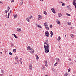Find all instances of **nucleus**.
Listing matches in <instances>:
<instances>
[{"label":"nucleus","mask_w":76,"mask_h":76,"mask_svg":"<svg viewBox=\"0 0 76 76\" xmlns=\"http://www.w3.org/2000/svg\"><path fill=\"white\" fill-rule=\"evenodd\" d=\"M13 51H14V53H15V52H16V49H14Z\"/></svg>","instance_id":"29"},{"label":"nucleus","mask_w":76,"mask_h":76,"mask_svg":"<svg viewBox=\"0 0 76 76\" xmlns=\"http://www.w3.org/2000/svg\"><path fill=\"white\" fill-rule=\"evenodd\" d=\"M53 13H56V12H55V11L54 10V8H52L51 9Z\"/></svg>","instance_id":"12"},{"label":"nucleus","mask_w":76,"mask_h":76,"mask_svg":"<svg viewBox=\"0 0 76 76\" xmlns=\"http://www.w3.org/2000/svg\"><path fill=\"white\" fill-rule=\"evenodd\" d=\"M65 37H66V35H65Z\"/></svg>","instance_id":"63"},{"label":"nucleus","mask_w":76,"mask_h":76,"mask_svg":"<svg viewBox=\"0 0 76 76\" xmlns=\"http://www.w3.org/2000/svg\"><path fill=\"white\" fill-rule=\"evenodd\" d=\"M71 23H71V22H69L68 23V25H71Z\"/></svg>","instance_id":"27"},{"label":"nucleus","mask_w":76,"mask_h":76,"mask_svg":"<svg viewBox=\"0 0 76 76\" xmlns=\"http://www.w3.org/2000/svg\"><path fill=\"white\" fill-rule=\"evenodd\" d=\"M45 63H47V60H45Z\"/></svg>","instance_id":"44"},{"label":"nucleus","mask_w":76,"mask_h":76,"mask_svg":"<svg viewBox=\"0 0 76 76\" xmlns=\"http://www.w3.org/2000/svg\"><path fill=\"white\" fill-rule=\"evenodd\" d=\"M29 67L30 70H32V64H30L29 66Z\"/></svg>","instance_id":"10"},{"label":"nucleus","mask_w":76,"mask_h":76,"mask_svg":"<svg viewBox=\"0 0 76 76\" xmlns=\"http://www.w3.org/2000/svg\"><path fill=\"white\" fill-rule=\"evenodd\" d=\"M56 60L57 61V60H58V61H59V59H58V58H57L56 59Z\"/></svg>","instance_id":"43"},{"label":"nucleus","mask_w":76,"mask_h":76,"mask_svg":"<svg viewBox=\"0 0 76 76\" xmlns=\"http://www.w3.org/2000/svg\"><path fill=\"white\" fill-rule=\"evenodd\" d=\"M70 69H69L68 70V72H70Z\"/></svg>","instance_id":"40"},{"label":"nucleus","mask_w":76,"mask_h":76,"mask_svg":"<svg viewBox=\"0 0 76 76\" xmlns=\"http://www.w3.org/2000/svg\"><path fill=\"white\" fill-rule=\"evenodd\" d=\"M17 29H20V28H18Z\"/></svg>","instance_id":"61"},{"label":"nucleus","mask_w":76,"mask_h":76,"mask_svg":"<svg viewBox=\"0 0 76 76\" xmlns=\"http://www.w3.org/2000/svg\"><path fill=\"white\" fill-rule=\"evenodd\" d=\"M44 48H45V53H49V47L50 45L48 43H46L45 42L44 43ZM45 44H46V45Z\"/></svg>","instance_id":"1"},{"label":"nucleus","mask_w":76,"mask_h":76,"mask_svg":"<svg viewBox=\"0 0 76 76\" xmlns=\"http://www.w3.org/2000/svg\"><path fill=\"white\" fill-rule=\"evenodd\" d=\"M8 16L7 17V14H6V15H5L6 18H9V16H10V14L9 13L8 14Z\"/></svg>","instance_id":"5"},{"label":"nucleus","mask_w":76,"mask_h":76,"mask_svg":"<svg viewBox=\"0 0 76 76\" xmlns=\"http://www.w3.org/2000/svg\"><path fill=\"white\" fill-rule=\"evenodd\" d=\"M9 54H10V55H12V53L11 52H10Z\"/></svg>","instance_id":"42"},{"label":"nucleus","mask_w":76,"mask_h":76,"mask_svg":"<svg viewBox=\"0 0 76 76\" xmlns=\"http://www.w3.org/2000/svg\"><path fill=\"white\" fill-rule=\"evenodd\" d=\"M0 76H3V75L2 74H0Z\"/></svg>","instance_id":"56"},{"label":"nucleus","mask_w":76,"mask_h":76,"mask_svg":"<svg viewBox=\"0 0 76 76\" xmlns=\"http://www.w3.org/2000/svg\"><path fill=\"white\" fill-rule=\"evenodd\" d=\"M65 76H67V73H66L64 75Z\"/></svg>","instance_id":"34"},{"label":"nucleus","mask_w":76,"mask_h":76,"mask_svg":"<svg viewBox=\"0 0 76 76\" xmlns=\"http://www.w3.org/2000/svg\"><path fill=\"white\" fill-rule=\"evenodd\" d=\"M19 61H18V64H19Z\"/></svg>","instance_id":"48"},{"label":"nucleus","mask_w":76,"mask_h":76,"mask_svg":"<svg viewBox=\"0 0 76 76\" xmlns=\"http://www.w3.org/2000/svg\"><path fill=\"white\" fill-rule=\"evenodd\" d=\"M57 65V62H56L55 64H54V66H56Z\"/></svg>","instance_id":"31"},{"label":"nucleus","mask_w":76,"mask_h":76,"mask_svg":"<svg viewBox=\"0 0 76 76\" xmlns=\"http://www.w3.org/2000/svg\"><path fill=\"white\" fill-rule=\"evenodd\" d=\"M30 52L31 53V54H33L34 53V50L32 49L30 50Z\"/></svg>","instance_id":"11"},{"label":"nucleus","mask_w":76,"mask_h":76,"mask_svg":"<svg viewBox=\"0 0 76 76\" xmlns=\"http://www.w3.org/2000/svg\"><path fill=\"white\" fill-rule=\"evenodd\" d=\"M20 61V64H22V61Z\"/></svg>","instance_id":"38"},{"label":"nucleus","mask_w":76,"mask_h":76,"mask_svg":"<svg viewBox=\"0 0 76 76\" xmlns=\"http://www.w3.org/2000/svg\"><path fill=\"white\" fill-rule=\"evenodd\" d=\"M43 13H44V14H45V15H47V12H46V11H45L43 12Z\"/></svg>","instance_id":"25"},{"label":"nucleus","mask_w":76,"mask_h":76,"mask_svg":"<svg viewBox=\"0 0 76 76\" xmlns=\"http://www.w3.org/2000/svg\"><path fill=\"white\" fill-rule=\"evenodd\" d=\"M56 22L57 23L58 25H60V20L58 19H57L56 20Z\"/></svg>","instance_id":"6"},{"label":"nucleus","mask_w":76,"mask_h":76,"mask_svg":"<svg viewBox=\"0 0 76 76\" xmlns=\"http://www.w3.org/2000/svg\"><path fill=\"white\" fill-rule=\"evenodd\" d=\"M9 11V10H6L5 11V13H6L8 12Z\"/></svg>","instance_id":"22"},{"label":"nucleus","mask_w":76,"mask_h":76,"mask_svg":"<svg viewBox=\"0 0 76 76\" xmlns=\"http://www.w3.org/2000/svg\"><path fill=\"white\" fill-rule=\"evenodd\" d=\"M59 48H60V46L59 47Z\"/></svg>","instance_id":"62"},{"label":"nucleus","mask_w":76,"mask_h":76,"mask_svg":"<svg viewBox=\"0 0 76 76\" xmlns=\"http://www.w3.org/2000/svg\"><path fill=\"white\" fill-rule=\"evenodd\" d=\"M61 3H63V2L61 1Z\"/></svg>","instance_id":"60"},{"label":"nucleus","mask_w":76,"mask_h":76,"mask_svg":"<svg viewBox=\"0 0 76 76\" xmlns=\"http://www.w3.org/2000/svg\"><path fill=\"white\" fill-rule=\"evenodd\" d=\"M62 15L60 13H58V16H59V17H61V16H62Z\"/></svg>","instance_id":"19"},{"label":"nucleus","mask_w":76,"mask_h":76,"mask_svg":"<svg viewBox=\"0 0 76 76\" xmlns=\"http://www.w3.org/2000/svg\"><path fill=\"white\" fill-rule=\"evenodd\" d=\"M10 9V7H9L8 8V10H9Z\"/></svg>","instance_id":"45"},{"label":"nucleus","mask_w":76,"mask_h":76,"mask_svg":"<svg viewBox=\"0 0 76 76\" xmlns=\"http://www.w3.org/2000/svg\"><path fill=\"white\" fill-rule=\"evenodd\" d=\"M73 62H72L71 63V64H73Z\"/></svg>","instance_id":"54"},{"label":"nucleus","mask_w":76,"mask_h":76,"mask_svg":"<svg viewBox=\"0 0 76 76\" xmlns=\"http://www.w3.org/2000/svg\"><path fill=\"white\" fill-rule=\"evenodd\" d=\"M53 35L51 34L50 35V37H53Z\"/></svg>","instance_id":"50"},{"label":"nucleus","mask_w":76,"mask_h":76,"mask_svg":"<svg viewBox=\"0 0 76 76\" xmlns=\"http://www.w3.org/2000/svg\"><path fill=\"white\" fill-rule=\"evenodd\" d=\"M0 53L1 54H2V52H0Z\"/></svg>","instance_id":"58"},{"label":"nucleus","mask_w":76,"mask_h":76,"mask_svg":"<svg viewBox=\"0 0 76 76\" xmlns=\"http://www.w3.org/2000/svg\"><path fill=\"white\" fill-rule=\"evenodd\" d=\"M22 60V58H20L19 61H21Z\"/></svg>","instance_id":"41"},{"label":"nucleus","mask_w":76,"mask_h":76,"mask_svg":"<svg viewBox=\"0 0 76 76\" xmlns=\"http://www.w3.org/2000/svg\"><path fill=\"white\" fill-rule=\"evenodd\" d=\"M60 39H61V38H60V36H59L58 38L57 39V40L59 42L60 41Z\"/></svg>","instance_id":"15"},{"label":"nucleus","mask_w":76,"mask_h":76,"mask_svg":"<svg viewBox=\"0 0 76 76\" xmlns=\"http://www.w3.org/2000/svg\"><path fill=\"white\" fill-rule=\"evenodd\" d=\"M44 26H45V28L46 29H49V28H48V26L47 25V23L46 22H45L44 23Z\"/></svg>","instance_id":"3"},{"label":"nucleus","mask_w":76,"mask_h":76,"mask_svg":"<svg viewBox=\"0 0 76 76\" xmlns=\"http://www.w3.org/2000/svg\"><path fill=\"white\" fill-rule=\"evenodd\" d=\"M29 19H32V16L31 15L30 17H29Z\"/></svg>","instance_id":"33"},{"label":"nucleus","mask_w":76,"mask_h":76,"mask_svg":"<svg viewBox=\"0 0 76 76\" xmlns=\"http://www.w3.org/2000/svg\"><path fill=\"white\" fill-rule=\"evenodd\" d=\"M62 5L63 6H64L65 5V4H64V3H62Z\"/></svg>","instance_id":"39"},{"label":"nucleus","mask_w":76,"mask_h":76,"mask_svg":"<svg viewBox=\"0 0 76 76\" xmlns=\"http://www.w3.org/2000/svg\"><path fill=\"white\" fill-rule=\"evenodd\" d=\"M69 61H71V60H72V59L70 58H69Z\"/></svg>","instance_id":"51"},{"label":"nucleus","mask_w":76,"mask_h":76,"mask_svg":"<svg viewBox=\"0 0 76 76\" xmlns=\"http://www.w3.org/2000/svg\"><path fill=\"white\" fill-rule=\"evenodd\" d=\"M2 73L3 74L4 73V71L3 70H1Z\"/></svg>","instance_id":"35"},{"label":"nucleus","mask_w":76,"mask_h":76,"mask_svg":"<svg viewBox=\"0 0 76 76\" xmlns=\"http://www.w3.org/2000/svg\"><path fill=\"white\" fill-rule=\"evenodd\" d=\"M20 23H18L17 24V25H19Z\"/></svg>","instance_id":"49"},{"label":"nucleus","mask_w":76,"mask_h":76,"mask_svg":"<svg viewBox=\"0 0 76 76\" xmlns=\"http://www.w3.org/2000/svg\"><path fill=\"white\" fill-rule=\"evenodd\" d=\"M35 56H36V59L37 60H38V59H39V57H38V55H36Z\"/></svg>","instance_id":"16"},{"label":"nucleus","mask_w":76,"mask_h":76,"mask_svg":"<svg viewBox=\"0 0 76 76\" xmlns=\"http://www.w3.org/2000/svg\"><path fill=\"white\" fill-rule=\"evenodd\" d=\"M68 9H70V7L69 6H67Z\"/></svg>","instance_id":"47"},{"label":"nucleus","mask_w":76,"mask_h":76,"mask_svg":"<svg viewBox=\"0 0 76 76\" xmlns=\"http://www.w3.org/2000/svg\"><path fill=\"white\" fill-rule=\"evenodd\" d=\"M76 1V0H74L73 1Z\"/></svg>","instance_id":"59"},{"label":"nucleus","mask_w":76,"mask_h":76,"mask_svg":"<svg viewBox=\"0 0 76 76\" xmlns=\"http://www.w3.org/2000/svg\"><path fill=\"white\" fill-rule=\"evenodd\" d=\"M40 1H44V0H40Z\"/></svg>","instance_id":"53"},{"label":"nucleus","mask_w":76,"mask_h":76,"mask_svg":"<svg viewBox=\"0 0 76 76\" xmlns=\"http://www.w3.org/2000/svg\"><path fill=\"white\" fill-rule=\"evenodd\" d=\"M14 1H15L14 0H12L11 2H14Z\"/></svg>","instance_id":"46"},{"label":"nucleus","mask_w":76,"mask_h":76,"mask_svg":"<svg viewBox=\"0 0 76 76\" xmlns=\"http://www.w3.org/2000/svg\"><path fill=\"white\" fill-rule=\"evenodd\" d=\"M23 0H21L20 3V5L22 6V4H23Z\"/></svg>","instance_id":"8"},{"label":"nucleus","mask_w":76,"mask_h":76,"mask_svg":"<svg viewBox=\"0 0 76 76\" xmlns=\"http://www.w3.org/2000/svg\"><path fill=\"white\" fill-rule=\"evenodd\" d=\"M18 62H15V64H18Z\"/></svg>","instance_id":"52"},{"label":"nucleus","mask_w":76,"mask_h":76,"mask_svg":"<svg viewBox=\"0 0 76 76\" xmlns=\"http://www.w3.org/2000/svg\"><path fill=\"white\" fill-rule=\"evenodd\" d=\"M32 49V48H31L29 46H28L27 48V50H31Z\"/></svg>","instance_id":"7"},{"label":"nucleus","mask_w":76,"mask_h":76,"mask_svg":"<svg viewBox=\"0 0 76 76\" xmlns=\"http://www.w3.org/2000/svg\"><path fill=\"white\" fill-rule=\"evenodd\" d=\"M37 27L38 28H40L41 29H42V27L39 25H37Z\"/></svg>","instance_id":"18"},{"label":"nucleus","mask_w":76,"mask_h":76,"mask_svg":"<svg viewBox=\"0 0 76 76\" xmlns=\"http://www.w3.org/2000/svg\"><path fill=\"white\" fill-rule=\"evenodd\" d=\"M38 20H40V19H42V17L41 16H40V15H39L38 17Z\"/></svg>","instance_id":"4"},{"label":"nucleus","mask_w":76,"mask_h":76,"mask_svg":"<svg viewBox=\"0 0 76 76\" xmlns=\"http://www.w3.org/2000/svg\"><path fill=\"white\" fill-rule=\"evenodd\" d=\"M17 31L18 32H20L21 31V29H17Z\"/></svg>","instance_id":"21"},{"label":"nucleus","mask_w":76,"mask_h":76,"mask_svg":"<svg viewBox=\"0 0 76 76\" xmlns=\"http://www.w3.org/2000/svg\"><path fill=\"white\" fill-rule=\"evenodd\" d=\"M70 35L71 37H72V38H73V37H74V35H73V34H70Z\"/></svg>","instance_id":"23"},{"label":"nucleus","mask_w":76,"mask_h":76,"mask_svg":"<svg viewBox=\"0 0 76 76\" xmlns=\"http://www.w3.org/2000/svg\"><path fill=\"white\" fill-rule=\"evenodd\" d=\"M53 27V26L52 25H50V28H52Z\"/></svg>","instance_id":"36"},{"label":"nucleus","mask_w":76,"mask_h":76,"mask_svg":"<svg viewBox=\"0 0 76 76\" xmlns=\"http://www.w3.org/2000/svg\"><path fill=\"white\" fill-rule=\"evenodd\" d=\"M72 76H75L74 75H72Z\"/></svg>","instance_id":"64"},{"label":"nucleus","mask_w":76,"mask_h":76,"mask_svg":"<svg viewBox=\"0 0 76 76\" xmlns=\"http://www.w3.org/2000/svg\"><path fill=\"white\" fill-rule=\"evenodd\" d=\"M14 19H15L16 18H17V17H18V15L17 14L14 15Z\"/></svg>","instance_id":"20"},{"label":"nucleus","mask_w":76,"mask_h":76,"mask_svg":"<svg viewBox=\"0 0 76 76\" xmlns=\"http://www.w3.org/2000/svg\"><path fill=\"white\" fill-rule=\"evenodd\" d=\"M45 42L47 44L48 43V40L46 39L45 41Z\"/></svg>","instance_id":"24"},{"label":"nucleus","mask_w":76,"mask_h":76,"mask_svg":"<svg viewBox=\"0 0 76 76\" xmlns=\"http://www.w3.org/2000/svg\"><path fill=\"white\" fill-rule=\"evenodd\" d=\"M12 35H13L14 37L15 38H18V37L17 36H16V35L15 34H12Z\"/></svg>","instance_id":"13"},{"label":"nucleus","mask_w":76,"mask_h":76,"mask_svg":"<svg viewBox=\"0 0 76 76\" xmlns=\"http://www.w3.org/2000/svg\"><path fill=\"white\" fill-rule=\"evenodd\" d=\"M73 4L74 6H76V1H73Z\"/></svg>","instance_id":"14"},{"label":"nucleus","mask_w":76,"mask_h":76,"mask_svg":"<svg viewBox=\"0 0 76 76\" xmlns=\"http://www.w3.org/2000/svg\"><path fill=\"white\" fill-rule=\"evenodd\" d=\"M45 66H46V67H47L48 66V65H47V63H45Z\"/></svg>","instance_id":"28"},{"label":"nucleus","mask_w":76,"mask_h":76,"mask_svg":"<svg viewBox=\"0 0 76 76\" xmlns=\"http://www.w3.org/2000/svg\"><path fill=\"white\" fill-rule=\"evenodd\" d=\"M50 34L51 35H53V31H50Z\"/></svg>","instance_id":"26"},{"label":"nucleus","mask_w":76,"mask_h":76,"mask_svg":"<svg viewBox=\"0 0 76 76\" xmlns=\"http://www.w3.org/2000/svg\"><path fill=\"white\" fill-rule=\"evenodd\" d=\"M18 58H19V57L18 56H16V57H15V58L17 59V60H18Z\"/></svg>","instance_id":"37"},{"label":"nucleus","mask_w":76,"mask_h":76,"mask_svg":"<svg viewBox=\"0 0 76 76\" xmlns=\"http://www.w3.org/2000/svg\"><path fill=\"white\" fill-rule=\"evenodd\" d=\"M66 15L67 16H71L70 14H69L68 13H66Z\"/></svg>","instance_id":"30"},{"label":"nucleus","mask_w":76,"mask_h":76,"mask_svg":"<svg viewBox=\"0 0 76 76\" xmlns=\"http://www.w3.org/2000/svg\"><path fill=\"white\" fill-rule=\"evenodd\" d=\"M11 10L10 12V13H11Z\"/></svg>","instance_id":"55"},{"label":"nucleus","mask_w":76,"mask_h":76,"mask_svg":"<svg viewBox=\"0 0 76 76\" xmlns=\"http://www.w3.org/2000/svg\"><path fill=\"white\" fill-rule=\"evenodd\" d=\"M41 68L42 69V70H45V67H44V66H42V67H41Z\"/></svg>","instance_id":"17"},{"label":"nucleus","mask_w":76,"mask_h":76,"mask_svg":"<svg viewBox=\"0 0 76 76\" xmlns=\"http://www.w3.org/2000/svg\"><path fill=\"white\" fill-rule=\"evenodd\" d=\"M26 20L28 22H30V21H29V17H28L26 18Z\"/></svg>","instance_id":"9"},{"label":"nucleus","mask_w":76,"mask_h":76,"mask_svg":"<svg viewBox=\"0 0 76 76\" xmlns=\"http://www.w3.org/2000/svg\"><path fill=\"white\" fill-rule=\"evenodd\" d=\"M11 47H14V44H12Z\"/></svg>","instance_id":"32"},{"label":"nucleus","mask_w":76,"mask_h":76,"mask_svg":"<svg viewBox=\"0 0 76 76\" xmlns=\"http://www.w3.org/2000/svg\"><path fill=\"white\" fill-rule=\"evenodd\" d=\"M0 3H2V2H1V1H0Z\"/></svg>","instance_id":"57"},{"label":"nucleus","mask_w":76,"mask_h":76,"mask_svg":"<svg viewBox=\"0 0 76 76\" xmlns=\"http://www.w3.org/2000/svg\"><path fill=\"white\" fill-rule=\"evenodd\" d=\"M45 35L47 37H48L50 36V34L48 31H46L45 32Z\"/></svg>","instance_id":"2"}]
</instances>
